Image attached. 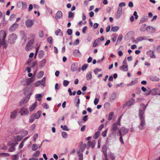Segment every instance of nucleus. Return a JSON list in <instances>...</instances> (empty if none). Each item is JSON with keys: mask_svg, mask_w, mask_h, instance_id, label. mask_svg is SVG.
<instances>
[{"mask_svg": "<svg viewBox=\"0 0 160 160\" xmlns=\"http://www.w3.org/2000/svg\"><path fill=\"white\" fill-rule=\"evenodd\" d=\"M148 104L146 106L144 104H141V107L139 111V118L140 120V124L139 126V128L141 130L144 129L143 127L145 124L144 111H145Z\"/></svg>", "mask_w": 160, "mask_h": 160, "instance_id": "1", "label": "nucleus"}, {"mask_svg": "<svg viewBox=\"0 0 160 160\" xmlns=\"http://www.w3.org/2000/svg\"><path fill=\"white\" fill-rule=\"evenodd\" d=\"M6 36V33L3 30H1L0 32V47L1 45H3V47L6 48V41L5 38Z\"/></svg>", "mask_w": 160, "mask_h": 160, "instance_id": "2", "label": "nucleus"}, {"mask_svg": "<svg viewBox=\"0 0 160 160\" xmlns=\"http://www.w3.org/2000/svg\"><path fill=\"white\" fill-rule=\"evenodd\" d=\"M122 116H121L118 118V121L114 123L112 125V129L113 130H117L118 129V126H120L121 124V120L122 118Z\"/></svg>", "mask_w": 160, "mask_h": 160, "instance_id": "3", "label": "nucleus"}, {"mask_svg": "<svg viewBox=\"0 0 160 160\" xmlns=\"http://www.w3.org/2000/svg\"><path fill=\"white\" fill-rule=\"evenodd\" d=\"M34 20L28 19H27L25 22V25L28 28H31L33 25L34 23Z\"/></svg>", "mask_w": 160, "mask_h": 160, "instance_id": "4", "label": "nucleus"}, {"mask_svg": "<svg viewBox=\"0 0 160 160\" xmlns=\"http://www.w3.org/2000/svg\"><path fill=\"white\" fill-rule=\"evenodd\" d=\"M128 129L124 127H122L118 131L119 135L124 136L127 134L128 132Z\"/></svg>", "mask_w": 160, "mask_h": 160, "instance_id": "5", "label": "nucleus"}, {"mask_svg": "<svg viewBox=\"0 0 160 160\" xmlns=\"http://www.w3.org/2000/svg\"><path fill=\"white\" fill-rule=\"evenodd\" d=\"M17 39L16 35L14 33L10 35L9 37V42L11 44L14 43Z\"/></svg>", "mask_w": 160, "mask_h": 160, "instance_id": "6", "label": "nucleus"}, {"mask_svg": "<svg viewBox=\"0 0 160 160\" xmlns=\"http://www.w3.org/2000/svg\"><path fill=\"white\" fill-rule=\"evenodd\" d=\"M29 112L27 108L23 107L21 108L19 111V113L21 116L27 115Z\"/></svg>", "mask_w": 160, "mask_h": 160, "instance_id": "7", "label": "nucleus"}, {"mask_svg": "<svg viewBox=\"0 0 160 160\" xmlns=\"http://www.w3.org/2000/svg\"><path fill=\"white\" fill-rule=\"evenodd\" d=\"M8 145L9 146L12 145L11 146L9 149V151L10 152H13L15 150V145L16 144H18L17 142H8Z\"/></svg>", "mask_w": 160, "mask_h": 160, "instance_id": "8", "label": "nucleus"}, {"mask_svg": "<svg viewBox=\"0 0 160 160\" xmlns=\"http://www.w3.org/2000/svg\"><path fill=\"white\" fill-rule=\"evenodd\" d=\"M86 147V144L85 143L83 144L82 142H81L80 143V145L79 146V150L78 151L79 152H82L85 148Z\"/></svg>", "mask_w": 160, "mask_h": 160, "instance_id": "9", "label": "nucleus"}, {"mask_svg": "<svg viewBox=\"0 0 160 160\" xmlns=\"http://www.w3.org/2000/svg\"><path fill=\"white\" fill-rule=\"evenodd\" d=\"M19 24L17 23H14L9 28V31L11 32H13L18 28Z\"/></svg>", "mask_w": 160, "mask_h": 160, "instance_id": "10", "label": "nucleus"}, {"mask_svg": "<svg viewBox=\"0 0 160 160\" xmlns=\"http://www.w3.org/2000/svg\"><path fill=\"white\" fill-rule=\"evenodd\" d=\"M73 55L76 57H80L81 56V53L79 51L78 49H75L73 52Z\"/></svg>", "mask_w": 160, "mask_h": 160, "instance_id": "11", "label": "nucleus"}, {"mask_svg": "<svg viewBox=\"0 0 160 160\" xmlns=\"http://www.w3.org/2000/svg\"><path fill=\"white\" fill-rule=\"evenodd\" d=\"M107 155L108 157V156L109 159L111 160H115L116 159V155L114 153L109 152Z\"/></svg>", "mask_w": 160, "mask_h": 160, "instance_id": "12", "label": "nucleus"}, {"mask_svg": "<svg viewBox=\"0 0 160 160\" xmlns=\"http://www.w3.org/2000/svg\"><path fill=\"white\" fill-rule=\"evenodd\" d=\"M135 102V100L133 98H130L128 101L125 104V106L129 107L132 105Z\"/></svg>", "mask_w": 160, "mask_h": 160, "instance_id": "13", "label": "nucleus"}, {"mask_svg": "<svg viewBox=\"0 0 160 160\" xmlns=\"http://www.w3.org/2000/svg\"><path fill=\"white\" fill-rule=\"evenodd\" d=\"M147 54L151 58H156V56L154 54V51H153L149 50L147 52Z\"/></svg>", "mask_w": 160, "mask_h": 160, "instance_id": "14", "label": "nucleus"}, {"mask_svg": "<svg viewBox=\"0 0 160 160\" xmlns=\"http://www.w3.org/2000/svg\"><path fill=\"white\" fill-rule=\"evenodd\" d=\"M148 37L145 36L138 37L136 38V40L135 41L136 42H137L138 43L139 42L147 40Z\"/></svg>", "mask_w": 160, "mask_h": 160, "instance_id": "15", "label": "nucleus"}, {"mask_svg": "<svg viewBox=\"0 0 160 160\" xmlns=\"http://www.w3.org/2000/svg\"><path fill=\"white\" fill-rule=\"evenodd\" d=\"M122 14V10L118 9L117 14L115 16V18L118 19L120 18Z\"/></svg>", "mask_w": 160, "mask_h": 160, "instance_id": "16", "label": "nucleus"}, {"mask_svg": "<svg viewBox=\"0 0 160 160\" xmlns=\"http://www.w3.org/2000/svg\"><path fill=\"white\" fill-rule=\"evenodd\" d=\"M96 142L95 140H93L92 142L89 141L88 142L87 145L88 146V147H91L92 148H93L95 147Z\"/></svg>", "mask_w": 160, "mask_h": 160, "instance_id": "17", "label": "nucleus"}, {"mask_svg": "<svg viewBox=\"0 0 160 160\" xmlns=\"http://www.w3.org/2000/svg\"><path fill=\"white\" fill-rule=\"evenodd\" d=\"M17 110L12 112L10 116V118L12 119L15 118L17 116Z\"/></svg>", "mask_w": 160, "mask_h": 160, "instance_id": "18", "label": "nucleus"}, {"mask_svg": "<svg viewBox=\"0 0 160 160\" xmlns=\"http://www.w3.org/2000/svg\"><path fill=\"white\" fill-rule=\"evenodd\" d=\"M78 68V63L74 62L72 64L71 67V70L72 72H74Z\"/></svg>", "mask_w": 160, "mask_h": 160, "instance_id": "19", "label": "nucleus"}, {"mask_svg": "<svg viewBox=\"0 0 160 160\" xmlns=\"http://www.w3.org/2000/svg\"><path fill=\"white\" fill-rule=\"evenodd\" d=\"M120 69L123 72H127L128 71V65H122L120 67Z\"/></svg>", "mask_w": 160, "mask_h": 160, "instance_id": "20", "label": "nucleus"}, {"mask_svg": "<svg viewBox=\"0 0 160 160\" xmlns=\"http://www.w3.org/2000/svg\"><path fill=\"white\" fill-rule=\"evenodd\" d=\"M37 102L35 101V102L30 105L29 108V110L30 112L33 111L36 108L37 106Z\"/></svg>", "mask_w": 160, "mask_h": 160, "instance_id": "21", "label": "nucleus"}, {"mask_svg": "<svg viewBox=\"0 0 160 160\" xmlns=\"http://www.w3.org/2000/svg\"><path fill=\"white\" fill-rule=\"evenodd\" d=\"M41 111H38L37 113H34L32 114L34 117L35 119H38L40 118L41 115Z\"/></svg>", "mask_w": 160, "mask_h": 160, "instance_id": "22", "label": "nucleus"}, {"mask_svg": "<svg viewBox=\"0 0 160 160\" xmlns=\"http://www.w3.org/2000/svg\"><path fill=\"white\" fill-rule=\"evenodd\" d=\"M102 150L104 155V156H108L107 152V148L106 145L104 144L102 146Z\"/></svg>", "mask_w": 160, "mask_h": 160, "instance_id": "23", "label": "nucleus"}, {"mask_svg": "<svg viewBox=\"0 0 160 160\" xmlns=\"http://www.w3.org/2000/svg\"><path fill=\"white\" fill-rule=\"evenodd\" d=\"M116 98V94L115 93H113L111 94L110 96L109 99L111 102H113Z\"/></svg>", "mask_w": 160, "mask_h": 160, "instance_id": "24", "label": "nucleus"}, {"mask_svg": "<svg viewBox=\"0 0 160 160\" xmlns=\"http://www.w3.org/2000/svg\"><path fill=\"white\" fill-rule=\"evenodd\" d=\"M62 16V13L61 11H58L56 13V18L57 19H60L61 18Z\"/></svg>", "mask_w": 160, "mask_h": 160, "instance_id": "25", "label": "nucleus"}, {"mask_svg": "<svg viewBox=\"0 0 160 160\" xmlns=\"http://www.w3.org/2000/svg\"><path fill=\"white\" fill-rule=\"evenodd\" d=\"M43 96V94H36L35 96V98L37 99V100L40 101Z\"/></svg>", "mask_w": 160, "mask_h": 160, "instance_id": "26", "label": "nucleus"}, {"mask_svg": "<svg viewBox=\"0 0 160 160\" xmlns=\"http://www.w3.org/2000/svg\"><path fill=\"white\" fill-rule=\"evenodd\" d=\"M30 36L31 37V38L29 42V43L30 44H32L34 41V38H35V35L33 33H31L30 34Z\"/></svg>", "mask_w": 160, "mask_h": 160, "instance_id": "27", "label": "nucleus"}, {"mask_svg": "<svg viewBox=\"0 0 160 160\" xmlns=\"http://www.w3.org/2000/svg\"><path fill=\"white\" fill-rule=\"evenodd\" d=\"M147 31L148 32H154L155 31V28L150 26H148L147 27Z\"/></svg>", "mask_w": 160, "mask_h": 160, "instance_id": "28", "label": "nucleus"}, {"mask_svg": "<svg viewBox=\"0 0 160 160\" xmlns=\"http://www.w3.org/2000/svg\"><path fill=\"white\" fill-rule=\"evenodd\" d=\"M33 81V79L32 78H28L26 80V82L27 85H29Z\"/></svg>", "mask_w": 160, "mask_h": 160, "instance_id": "29", "label": "nucleus"}, {"mask_svg": "<svg viewBox=\"0 0 160 160\" xmlns=\"http://www.w3.org/2000/svg\"><path fill=\"white\" fill-rule=\"evenodd\" d=\"M46 59L45 58L43 59L40 62V67L41 68L43 67L45 65L46 63Z\"/></svg>", "mask_w": 160, "mask_h": 160, "instance_id": "30", "label": "nucleus"}, {"mask_svg": "<svg viewBox=\"0 0 160 160\" xmlns=\"http://www.w3.org/2000/svg\"><path fill=\"white\" fill-rule=\"evenodd\" d=\"M22 137L21 136H18L15 138V141L13 142H17L20 141L22 139Z\"/></svg>", "mask_w": 160, "mask_h": 160, "instance_id": "31", "label": "nucleus"}, {"mask_svg": "<svg viewBox=\"0 0 160 160\" xmlns=\"http://www.w3.org/2000/svg\"><path fill=\"white\" fill-rule=\"evenodd\" d=\"M150 79L152 81L157 82L159 80V78L156 76H153L150 78Z\"/></svg>", "mask_w": 160, "mask_h": 160, "instance_id": "32", "label": "nucleus"}, {"mask_svg": "<svg viewBox=\"0 0 160 160\" xmlns=\"http://www.w3.org/2000/svg\"><path fill=\"white\" fill-rule=\"evenodd\" d=\"M146 24H143L142 25L140 29V30L141 32H144L146 30L147 31V27L146 28Z\"/></svg>", "mask_w": 160, "mask_h": 160, "instance_id": "33", "label": "nucleus"}, {"mask_svg": "<svg viewBox=\"0 0 160 160\" xmlns=\"http://www.w3.org/2000/svg\"><path fill=\"white\" fill-rule=\"evenodd\" d=\"M125 3L124 2H122L120 3L119 4V6L118 9L122 10V7H124L125 6Z\"/></svg>", "mask_w": 160, "mask_h": 160, "instance_id": "34", "label": "nucleus"}, {"mask_svg": "<svg viewBox=\"0 0 160 160\" xmlns=\"http://www.w3.org/2000/svg\"><path fill=\"white\" fill-rule=\"evenodd\" d=\"M81 152L78 151V156L79 158V160H83V155Z\"/></svg>", "mask_w": 160, "mask_h": 160, "instance_id": "35", "label": "nucleus"}, {"mask_svg": "<svg viewBox=\"0 0 160 160\" xmlns=\"http://www.w3.org/2000/svg\"><path fill=\"white\" fill-rule=\"evenodd\" d=\"M148 19V17L147 16H144L141 19L140 22L141 23H142L146 21H147Z\"/></svg>", "mask_w": 160, "mask_h": 160, "instance_id": "36", "label": "nucleus"}, {"mask_svg": "<svg viewBox=\"0 0 160 160\" xmlns=\"http://www.w3.org/2000/svg\"><path fill=\"white\" fill-rule=\"evenodd\" d=\"M40 154V152L39 151H37L34 154L32 155V157L34 158L38 157Z\"/></svg>", "mask_w": 160, "mask_h": 160, "instance_id": "37", "label": "nucleus"}, {"mask_svg": "<svg viewBox=\"0 0 160 160\" xmlns=\"http://www.w3.org/2000/svg\"><path fill=\"white\" fill-rule=\"evenodd\" d=\"M119 27L118 26L113 27L111 28V31L114 32H116L119 29Z\"/></svg>", "mask_w": 160, "mask_h": 160, "instance_id": "38", "label": "nucleus"}, {"mask_svg": "<svg viewBox=\"0 0 160 160\" xmlns=\"http://www.w3.org/2000/svg\"><path fill=\"white\" fill-rule=\"evenodd\" d=\"M100 135L99 131L96 132L93 136V138L94 139H97L99 136Z\"/></svg>", "mask_w": 160, "mask_h": 160, "instance_id": "39", "label": "nucleus"}, {"mask_svg": "<svg viewBox=\"0 0 160 160\" xmlns=\"http://www.w3.org/2000/svg\"><path fill=\"white\" fill-rule=\"evenodd\" d=\"M61 128L63 130H65L66 131H68L69 130V129L68 128V126L67 125H65L64 126H63L62 125L61 126Z\"/></svg>", "mask_w": 160, "mask_h": 160, "instance_id": "40", "label": "nucleus"}, {"mask_svg": "<svg viewBox=\"0 0 160 160\" xmlns=\"http://www.w3.org/2000/svg\"><path fill=\"white\" fill-rule=\"evenodd\" d=\"M32 150L33 151L37 150L38 149V146L36 144H33L32 146Z\"/></svg>", "mask_w": 160, "mask_h": 160, "instance_id": "41", "label": "nucleus"}, {"mask_svg": "<svg viewBox=\"0 0 160 160\" xmlns=\"http://www.w3.org/2000/svg\"><path fill=\"white\" fill-rule=\"evenodd\" d=\"M28 132L24 130H22L21 131V134L23 136H24L28 134Z\"/></svg>", "mask_w": 160, "mask_h": 160, "instance_id": "42", "label": "nucleus"}, {"mask_svg": "<svg viewBox=\"0 0 160 160\" xmlns=\"http://www.w3.org/2000/svg\"><path fill=\"white\" fill-rule=\"evenodd\" d=\"M35 119L34 117L32 114L30 117L29 121L30 123H32L34 122Z\"/></svg>", "mask_w": 160, "mask_h": 160, "instance_id": "43", "label": "nucleus"}, {"mask_svg": "<svg viewBox=\"0 0 160 160\" xmlns=\"http://www.w3.org/2000/svg\"><path fill=\"white\" fill-rule=\"evenodd\" d=\"M137 82L135 80L132 81L131 82L127 84V86L128 87L130 86L135 85Z\"/></svg>", "mask_w": 160, "mask_h": 160, "instance_id": "44", "label": "nucleus"}, {"mask_svg": "<svg viewBox=\"0 0 160 160\" xmlns=\"http://www.w3.org/2000/svg\"><path fill=\"white\" fill-rule=\"evenodd\" d=\"M152 95H157V90L156 88H154L150 91Z\"/></svg>", "mask_w": 160, "mask_h": 160, "instance_id": "45", "label": "nucleus"}, {"mask_svg": "<svg viewBox=\"0 0 160 160\" xmlns=\"http://www.w3.org/2000/svg\"><path fill=\"white\" fill-rule=\"evenodd\" d=\"M62 137L64 138H66L68 137V134L65 132H62Z\"/></svg>", "mask_w": 160, "mask_h": 160, "instance_id": "46", "label": "nucleus"}, {"mask_svg": "<svg viewBox=\"0 0 160 160\" xmlns=\"http://www.w3.org/2000/svg\"><path fill=\"white\" fill-rule=\"evenodd\" d=\"M38 135L37 133H35L33 136V139L34 142H36V140L38 138Z\"/></svg>", "mask_w": 160, "mask_h": 160, "instance_id": "47", "label": "nucleus"}, {"mask_svg": "<svg viewBox=\"0 0 160 160\" xmlns=\"http://www.w3.org/2000/svg\"><path fill=\"white\" fill-rule=\"evenodd\" d=\"M113 114L114 113L112 112H110L109 113L108 116V119L109 120H111L112 119Z\"/></svg>", "mask_w": 160, "mask_h": 160, "instance_id": "48", "label": "nucleus"}, {"mask_svg": "<svg viewBox=\"0 0 160 160\" xmlns=\"http://www.w3.org/2000/svg\"><path fill=\"white\" fill-rule=\"evenodd\" d=\"M22 9L24 10L27 7V4L26 2H23L22 3Z\"/></svg>", "mask_w": 160, "mask_h": 160, "instance_id": "49", "label": "nucleus"}, {"mask_svg": "<svg viewBox=\"0 0 160 160\" xmlns=\"http://www.w3.org/2000/svg\"><path fill=\"white\" fill-rule=\"evenodd\" d=\"M60 33L61 36L62 35V32H61V30L59 29H58L55 32V34L57 36L58 35V33Z\"/></svg>", "mask_w": 160, "mask_h": 160, "instance_id": "50", "label": "nucleus"}, {"mask_svg": "<svg viewBox=\"0 0 160 160\" xmlns=\"http://www.w3.org/2000/svg\"><path fill=\"white\" fill-rule=\"evenodd\" d=\"M12 159L13 160H18V156L17 154L13 155Z\"/></svg>", "mask_w": 160, "mask_h": 160, "instance_id": "51", "label": "nucleus"}, {"mask_svg": "<svg viewBox=\"0 0 160 160\" xmlns=\"http://www.w3.org/2000/svg\"><path fill=\"white\" fill-rule=\"evenodd\" d=\"M44 55V52L43 50H40L39 52V57L40 58L43 57Z\"/></svg>", "mask_w": 160, "mask_h": 160, "instance_id": "52", "label": "nucleus"}, {"mask_svg": "<svg viewBox=\"0 0 160 160\" xmlns=\"http://www.w3.org/2000/svg\"><path fill=\"white\" fill-rule=\"evenodd\" d=\"M92 77L91 72H90L89 73H88L86 76V78L87 80L90 79Z\"/></svg>", "mask_w": 160, "mask_h": 160, "instance_id": "53", "label": "nucleus"}, {"mask_svg": "<svg viewBox=\"0 0 160 160\" xmlns=\"http://www.w3.org/2000/svg\"><path fill=\"white\" fill-rule=\"evenodd\" d=\"M40 81L42 83V85L44 87L45 86V78H43Z\"/></svg>", "mask_w": 160, "mask_h": 160, "instance_id": "54", "label": "nucleus"}, {"mask_svg": "<svg viewBox=\"0 0 160 160\" xmlns=\"http://www.w3.org/2000/svg\"><path fill=\"white\" fill-rule=\"evenodd\" d=\"M122 35L121 34H120L118 38L117 41V43L120 42L122 40Z\"/></svg>", "mask_w": 160, "mask_h": 160, "instance_id": "55", "label": "nucleus"}, {"mask_svg": "<svg viewBox=\"0 0 160 160\" xmlns=\"http://www.w3.org/2000/svg\"><path fill=\"white\" fill-rule=\"evenodd\" d=\"M40 85H42V83L40 82V81H38L34 83V85L36 87H38Z\"/></svg>", "mask_w": 160, "mask_h": 160, "instance_id": "56", "label": "nucleus"}, {"mask_svg": "<svg viewBox=\"0 0 160 160\" xmlns=\"http://www.w3.org/2000/svg\"><path fill=\"white\" fill-rule=\"evenodd\" d=\"M98 42H99L98 41V40H96L94 42L93 44V47H96L98 44Z\"/></svg>", "mask_w": 160, "mask_h": 160, "instance_id": "57", "label": "nucleus"}, {"mask_svg": "<svg viewBox=\"0 0 160 160\" xmlns=\"http://www.w3.org/2000/svg\"><path fill=\"white\" fill-rule=\"evenodd\" d=\"M43 72L42 71L39 72L38 74V78H41L43 75Z\"/></svg>", "mask_w": 160, "mask_h": 160, "instance_id": "58", "label": "nucleus"}, {"mask_svg": "<svg viewBox=\"0 0 160 160\" xmlns=\"http://www.w3.org/2000/svg\"><path fill=\"white\" fill-rule=\"evenodd\" d=\"M69 82L68 81L64 80L63 81V84L64 86L66 87L68 85V84H69Z\"/></svg>", "mask_w": 160, "mask_h": 160, "instance_id": "59", "label": "nucleus"}, {"mask_svg": "<svg viewBox=\"0 0 160 160\" xmlns=\"http://www.w3.org/2000/svg\"><path fill=\"white\" fill-rule=\"evenodd\" d=\"M67 33L68 35H71L72 33V31L71 29H68L67 30Z\"/></svg>", "mask_w": 160, "mask_h": 160, "instance_id": "60", "label": "nucleus"}, {"mask_svg": "<svg viewBox=\"0 0 160 160\" xmlns=\"http://www.w3.org/2000/svg\"><path fill=\"white\" fill-rule=\"evenodd\" d=\"M9 155V154L6 153H0V156L2 157L8 156Z\"/></svg>", "mask_w": 160, "mask_h": 160, "instance_id": "61", "label": "nucleus"}, {"mask_svg": "<svg viewBox=\"0 0 160 160\" xmlns=\"http://www.w3.org/2000/svg\"><path fill=\"white\" fill-rule=\"evenodd\" d=\"M68 14V16L69 18H72L73 17L74 14L71 11H70Z\"/></svg>", "mask_w": 160, "mask_h": 160, "instance_id": "62", "label": "nucleus"}, {"mask_svg": "<svg viewBox=\"0 0 160 160\" xmlns=\"http://www.w3.org/2000/svg\"><path fill=\"white\" fill-rule=\"evenodd\" d=\"M107 131L108 129H106L102 132V134L103 137H105L106 136Z\"/></svg>", "mask_w": 160, "mask_h": 160, "instance_id": "63", "label": "nucleus"}, {"mask_svg": "<svg viewBox=\"0 0 160 160\" xmlns=\"http://www.w3.org/2000/svg\"><path fill=\"white\" fill-rule=\"evenodd\" d=\"M43 108L46 109H48L49 108V106L46 103H44L43 104Z\"/></svg>", "mask_w": 160, "mask_h": 160, "instance_id": "64", "label": "nucleus"}]
</instances>
